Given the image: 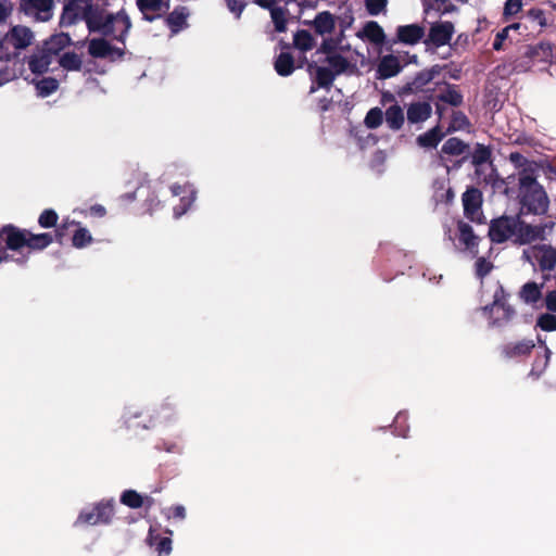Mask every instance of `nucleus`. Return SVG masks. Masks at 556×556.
<instances>
[{"instance_id": "nucleus-46", "label": "nucleus", "mask_w": 556, "mask_h": 556, "mask_svg": "<svg viewBox=\"0 0 556 556\" xmlns=\"http://www.w3.org/2000/svg\"><path fill=\"white\" fill-rule=\"evenodd\" d=\"M341 42L340 38L333 37H325L320 43V47L317 50V53H323L328 55L337 54L336 51Z\"/></svg>"}, {"instance_id": "nucleus-15", "label": "nucleus", "mask_w": 556, "mask_h": 556, "mask_svg": "<svg viewBox=\"0 0 556 556\" xmlns=\"http://www.w3.org/2000/svg\"><path fill=\"white\" fill-rule=\"evenodd\" d=\"M457 238L460 244L466 250L470 251L475 255L478 254L479 237L475 235L473 228L470 224L463 219L457 220Z\"/></svg>"}, {"instance_id": "nucleus-40", "label": "nucleus", "mask_w": 556, "mask_h": 556, "mask_svg": "<svg viewBox=\"0 0 556 556\" xmlns=\"http://www.w3.org/2000/svg\"><path fill=\"white\" fill-rule=\"evenodd\" d=\"M60 83L55 77H43L36 83V89L40 97H49L58 91Z\"/></svg>"}, {"instance_id": "nucleus-12", "label": "nucleus", "mask_w": 556, "mask_h": 556, "mask_svg": "<svg viewBox=\"0 0 556 556\" xmlns=\"http://www.w3.org/2000/svg\"><path fill=\"white\" fill-rule=\"evenodd\" d=\"M136 5L142 14V20L152 23L167 12L169 0H136Z\"/></svg>"}, {"instance_id": "nucleus-17", "label": "nucleus", "mask_w": 556, "mask_h": 556, "mask_svg": "<svg viewBox=\"0 0 556 556\" xmlns=\"http://www.w3.org/2000/svg\"><path fill=\"white\" fill-rule=\"evenodd\" d=\"M432 114V106L428 101H416L407 108V121L412 125L428 121Z\"/></svg>"}, {"instance_id": "nucleus-51", "label": "nucleus", "mask_w": 556, "mask_h": 556, "mask_svg": "<svg viewBox=\"0 0 556 556\" xmlns=\"http://www.w3.org/2000/svg\"><path fill=\"white\" fill-rule=\"evenodd\" d=\"M522 10V0H507L504 5V16L508 18Z\"/></svg>"}, {"instance_id": "nucleus-61", "label": "nucleus", "mask_w": 556, "mask_h": 556, "mask_svg": "<svg viewBox=\"0 0 556 556\" xmlns=\"http://www.w3.org/2000/svg\"><path fill=\"white\" fill-rule=\"evenodd\" d=\"M332 104H333V101L331 98L324 97V98L319 99V101H318V108H319L320 112L329 111L331 109Z\"/></svg>"}, {"instance_id": "nucleus-18", "label": "nucleus", "mask_w": 556, "mask_h": 556, "mask_svg": "<svg viewBox=\"0 0 556 556\" xmlns=\"http://www.w3.org/2000/svg\"><path fill=\"white\" fill-rule=\"evenodd\" d=\"M189 16V12L187 7L177 5L175 7L170 13H168L165 17V24L170 29L172 34H177L181 29L188 26L187 18Z\"/></svg>"}, {"instance_id": "nucleus-63", "label": "nucleus", "mask_w": 556, "mask_h": 556, "mask_svg": "<svg viewBox=\"0 0 556 556\" xmlns=\"http://www.w3.org/2000/svg\"><path fill=\"white\" fill-rule=\"evenodd\" d=\"M90 213L93 216L103 217L106 214V210L104 206L100 204H94L93 206L90 207Z\"/></svg>"}, {"instance_id": "nucleus-26", "label": "nucleus", "mask_w": 556, "mask_h": 556, "mask_svg": "<svg viewBox=\"0 0 556 556\" xmlns=\"http://www.w3.org/2000/svg\"><path fill=\"white\" fill-rule=\"evenodd\" d=\"M52 62L53 58L41 48L38 53L33 54L28 59L27 65L31 73L40 75L48 72Z\"/></svg>"}, {"instance_id": "nucleus-57", "label": "nucleus", "mask_w": 556, "mask_h": 556, "mask_svg": "<svg viewBox=\"0 0 556 556\" xmlns=\"http://www.w3.org/2000/svg\"><path fill=\"white\" fill-rule=\"evenodd\" d=\"M508 37V28L501 29L496 35L492 42V49L494 51L503 50V43Z\"/></svg>"}, {"instance_id": "nucleus-32", "label": "nucleus", "mask_w": 556, "mask_h": 556, "mask_svg": "<svg viewBox=\"0 0 556 556\" xmlns=\"http://www.w3.org/2000/svg\"><path fill=\"white\" fill-rule=\"evenodd\" d=\"M366 37L371 42L381 45L384 41L386 35L378 22L370 21L363 27L362 33H358V37Z\"/></svg>"}, {"instance_id": "nucleus-55", "label": "nucleus", "mask_w": 556, "mask_h": 556, "mask_svg": "<svg viewBox=\"0 0 556 556\" xmlns=\"http://www.w3.org/2000/svg\"><path fill=\"white\" fill-rule=\"evenodd\" d=\"M155 549L159 555H168L172 551V540L169 538H156Z\"/></svg>"}, {"instance_id": "nucleus-7", "label": "nucleus", "mask_w": 556, "mask_h": 556, "mask_svg": "<svg viewBox=\"0 0 556 556\" xmlns=\"http://www.w3.org/2000/svg\"><path fill=\"white\" fill-rule=\"evenodd\" d=\"M519 213L515 216L503 215L493 218L489 224L488 237L493 243H504L516 239Z\"/></svg>"}, {"instance_id": "nucleus-24", "label": "nucleus", "mask_w": 556, "mask_h": 556, "mask_svg": "<svg viewBox=\"0 0 556 556\" xmlns=\"http://www.w3.org/2000/svg\"><path fill=\"white\" fill-rule=\"evenodd\" d=\"M384 121L389 129L393 131L401 130L405 124V114L402 106L394 103L384 111Z\"/></svg>"}, {"instance_id": "nucleus-60", "label": "nucleus", "mask_w": 556, "mask_h": 556, "mask_svg": "<svg viewBox=\"0 0 556 556\" xmlns=\"http://www.w3.org/2000/svg\"><path fill=\"white\" fill-rule=\"evenodd\" d=\"M169 517L184 519L186 517V509L182 505H175L170 508Z\"/></svg>"}, {"instance_id": "nucleus-20", "label": "nucleus", "mask_w": 556, "mask_h": 556, "mask_svg": "<svg viewBox=\"0 0 556 556\" xmlns=\"http://www.w3.org/2000/svg\"><path fill=\"white\" fill-rule=\"evenodd\" d=\"M403 66L395 55L388 54L380 59L378 63L377 76L380 79H386L397 75Z\"/></svg>"}, {"instance_id": "nucleus-41", "label": "nucleus", "mask_w": 556, "mask_h": 556, "mask_svg": "<svg viewBox=\"0 0 556 556\" xmlns=\"http://www.w3.org/2000/svg\"><path fill=\"white\" fill-rule=\"evenodd\" d=\"M326 62L330 65V70L334 73L336 76L343 74L346 72L351 64L342 54H333L326 56Z\"/></svg>"}, {"instance_id": "nucleus-10", "label": "nucleus", "mask_w": 556, "mask_h": 556, "mask_svg": "<svg viewBox=\"0 0 556 556\" xmlns=\"http://www.w3.org/2000/svg\"><path fill=\"white\" fill-rule=\"evenodd\" d=\"M536 261L542 273H552L556 269V244H534L529 250Z\"/></svg>"}, {"instance_id": "nucleus-39", "label": "nucleus", "mask_w": 556, "mask_h": 556, "mask_svg": "<svg viewBox=\"0 0 556 556\" xmlns=\"http://www.w3.org/2000/svg\"><path fill=\"white\" fill-rule=\"evenodd\" d=\"M59 65L66 71H80L83 67V60L75 52H65L60 56Z\"/></svg>"}, {"instance_id": "nucleus-52", "label": "nucleus", "mask_w": 556, "mask_h": 556, "mask_svg": "<svg viewBox=\"0 0 556 556\" xmlns=\"http://www.w3.org/2000/svg\"><path fill=\"white\" fill-rule=\"evenodd\" d=\"M467 157H468L467 154H465L462 159L454 161L451 165L448 164L446 156H444L443 154H440L439 160H440V165L445 167L446 172L448 174L452 170L459 169L463 166V164L467 161Z\"/></svg>"}, {"instance_id": "nucleus-23", "label": "nucleus", "mask_w": 556, "mask_h": 556, "mask_svg": "<svg viewBox=\"0 0 556 556\" xmlns=\"http://www.w3.org/2000/svg\"><path fill=\"white\" fill-rule=\"evenodd\" d=\"M454 191L451 186H446L444 179H435L433 181L432 200L435 205L445 204L451 205L454 201Z\"/></svg>"}, {"instance_id": "nucleus-9", "label": "nucleus", "mask_w": 556, "mask_h": 556, "mask_svg": "<svg viewBox=\"0 0 556 556\" xmlns=\"http://www.w3.org/2000/svg\"><path fill=\"white\" fill-rule=\"evenodd\" d=\"M507 295L504 288L500 286L494 292L493 302L483 307L484 312L495 314L492 320L493 325L502 326L510 321L516 315L515 308L507 302Z\"/></svg>"}, {"instance_id": "nucleus-50", "label": "nucleus", "mask_w": 556, "mask_h": 556, "mask_svg": "<svg viewBox=\"0 0 556 556\" xmlns=\"http://www.w3.org/2000/svg\"><path fill=\"white\" fill-rule=\"evenodd\" d=\"M540 51H542L543 54L546 56L551 55L552 54V46L546 42H541L538 46H534L533 48H532V46H529L525 55L528 58H534L540 54L539 53Z\"/></svg>"}, {"instance_id": "nucleus-19", "label": "nucleus", "mask_w": 556, "mask_h": 556, "mask_svg": "<svg viewBox=\"0 0 556 556\" xmlns=\"http://www.w3.org/2000/svg\"><path fill=\"white\" fill-rule=\"evenodd\" d=\"M315 68V84L309 88V93H314L318 88L330 89L332 87L333 80L336 79L334 73L332 70L325 66H317L314 63L308 64V70Z\"/></svg>"}, {"instance_id": "nucleus-30", "label": "nucleus", "mask_w": 556, "mask_h": 556, "mask_svg": "<svg viewBox=\"0 0 556 556\" xmlns=\"http://www.w3.org/2000/svg\"><path fill=\"white\" fill-rule=\"evenodd\" d=\"M274 70L280 76H289L294 70V58L289 52H281L274 61Z\"/></svg>"}, {"instance_id": "nucleus-59", "label": "nucleus", "mask_w": 556, "mask_h": 556, "mask_svg": "<svg viewBox=\"0 0 556 556\" xmlns=\"http://www.w3.org/2000/svg\"><path fill=\"white\" fill-rule=\"evenodd\" d=\"M545 306L549 312L556 313V290L546 293Z\"/></svg>"}, {"instance_id": "nucleus-5", "label": "nucleus", "mask_w": 556, "mask_h": 556, "mask_svg": "<svg viewBox=\"0 0 556 556\" xmlns=\"http://www.w3.org/2000/svg\"><path fill=\"white\" fill-rule=\"evenodd\" d=\"M518 224L515 243L519 245L530 244L534 241H545L555 227V222L552 220L539 225L528 224L522 219L521 213H519Z\"/></svg>"}, {"instance_id": "nucleus-4", "label": "nucleus", "mask_w": 556, "mask_h": 556, "mask_svg": "<svg viewBox=\"0 0 556 556\" xmlns=\"http://www.w3.org/2000/svg\"><path fill=\"white\" fill-rule=\"evenodd\" d=\"M445 65L441 64H434L431 67L424 68L417 73H415L409 80L405 83L404 86L399 88L396 91V94L401 98L410 96V94H418L421 92H428L433 91L431 89H426L427 85L430 84L438 77L442 71L444 70Z\"/></svg>"}, {"instance_id": "nucleus-47", "label": "nucleus", "mask_w": 556, "mask_h": 556, "mask_svg": "<svg viewBox=\"0 0 556 556\" xmlns=\"http://www.w3.org/2000/svg\"><path fill=\"white\" fill-rule=\"evenodd\" d=\"M536 326L540 327L544 331H555L556 330V315L545 313L538 317Z\"/></svg>"}, {"instance_id": "nucleus-3", "label": "nucleus", "mask_w": 556, "mask_h": 556, "mask_svg": "<svg viewBox=\"0 0 556 556\" xmlns=\"http://www.w3.org/2000/svg\"><path fill=\"white\" fill-rule=\"evenodd\" d=\"M2 242L10 251L21 252L23 248H26L28 252H40L53 243V235L50 232L36 235L27 228L5 224L0 226V244Z\"/></svg>"}, {"instance_id": "nucleus-38", "label": "nucleus", "mask_w": 556, "mask_h": 556, "mask_svg": "<svg viewBox=\"0 0 556 556\" xmlns=\"http://www.w3.org/2000/svg\"><path fill=\"white\" fill-rule=\"evenodd\" d=\"M552 352L548 348H545V352L542 356H536L529 375L534 379H538L547 368L551 361Z\"/></svg>"}, {"instance_id": "nucleus-13", "label": "nucleus", "mask_w": 556, "mask_h": 556, "mask_svg": "<svg viewBox=\"0 0 556 556\" xmlns=\"http://www.w3.org/2000/svg\"><path fill=\"white\" fill-rule=\"evenodd\" d=\"M454 34L453 22H437L431 25L428 31L427 41L431 42L433 47H444L451 42Z\"/></svg>"}, {"instance_id": "nucleus-33", "label": "nucleus", "mask_w": 556, "mask_h": 556, "mask_svg": "<svg viewBox=\"0 0 556 556\" xmlns=\"http://www.w3.org/2000/svg\"><path fill=\"white\" fill-rule=\"evenodd\" d=\"M89 54L96 59H105L112 54V46L105 38H93L89 43Z\"/></svg>"}, {"instance_id": "nucleus-54", "label": "nucleus", "mask_w": 556, "mask_h": 556, "mask_svg": "<svg viewBox=\"0 0 556 556\" xmlns=\"http://www.w3.org/2000/svg\"><path fill=\"white\" fill-rule=\"evenodd\" d=\"M509 161L516 165V167L518 168V172L528 167V166H532L531 164H529V162L527 161V159L523 156L522 153L516 151V152H511L509 154Z\"/></svg>"}, {"instance_id": "nucleus-42", "label": "nucleus", "mask_w": 556, "mask_h": 556, "mask_svg": "<svg viewBox=\"0 0 556 556\" xmlns=\"http://www.w3.org/2000/svg\"><path fill=\"white\" fill-rule=\"evenodd\" d=\"M492 151L490 147L483 143H477L471 155V163L473 166H481L491 161Z\"/></svg>"}, {"instance_id": "nucleus-34", "label": "nucleus", "mask_w": 556, "mask_h": 556, "mask_svg": "<svg viewBox=\"0 0 556 556\" xmlns=\"http://www.w3.org/2000/svg\"><path fill=\"white\" fill-rule=\"evenodd\" d=\"M288 14L289 11L285 9V7L275 5L269 9V15H271L275 31L285 33L287 30Z\"/></svg>"}, {"instance_id": "nucleus-14", "label": "nucleus", "mask_w": 556, "mask_h": 556, "mask_svg": "<svg viewBox=\"0 0 556 556\" xmlns=\"http://www.w3.org/2000/svg\"><path fill=\"white\" fill-rule=\"evenodd\" d=\"M54 0H22L20 8L26 15H37L42 21L52 16Z\"/></svg>"}, {"instance_id": "nucleus-53", "label": "nucleus", "mask_w": 556, "mask_h": 556, "mask_svg": "<svg viewBox=\"0 0 556 556\" xmlns=\"http://www.w3.org/2000/svg\"><path fill=\"white\" fill-rule=\"evenodd\" d=\"M527 15L532 21L538 22L541 27H545L547 25L546 15L543 9H529Z\"/></svg>"}, {"instance_id": "nucleus-1", "label": "nucleus", "mask_w": 556, "mask_h": 556, "mask_svg": "<svg viewBox=\"0 0 556 556\" xmlns=\"http://www.w3.org/2000/svg\"><path fill=\"white\" fill-rule=\"evenodd\" d=\"M79 22H85L90 33L112 37L124 45L131 28V20L126 9L117 13H108L106 9L94 0H65L60 26L70 27Z\"/></svg>"}, {"instance_id": "nucleus-31", "label": "nucleus", "mask_w": 556, "mask_h": 556, "mask_svg": "<svg viewBox=\"0 0 556 556\" xmlns=\"http://www.w3.org/2000/svg\"><path fill=\"white\" fill-rule=\"evenodd\" d=\"M469 151V144L463 141L462 139L457 137H452L447 139L442 148L441 153L445 157L447 155H463L465 153H468Z\"/></svg>"}, {"instance_id": "nucleus-25", "label": "nucleus", "mask_w": 556, "mask_h": 556, "mask_svg": "<svg viewBox=\"0 0 556 556\" xmlns=\"http://www.w3.org/2000/svg\"><path fill=\"white\" fill-rule=\"evenodd\" d=\"M72 39L68 34L60 33L45 40L42 49L49 53L50 56L54 58V55H58L62 50L68 47Z\"/></svg>"}, {"instance_id": "nucleus-49", "label": "nucleus", "mask_w": 556, "mask_h": 556, "mask_svg": "<svg viewBox=\"0 0 556 556\" xmlns=\"http://www.w3.org/2000/svg\"><path fill=\"white\" fill-rule=\"evenodd\" d=\"M493 265L491 262L486 261L485 257L481 256L476 262V275L478 278L483 279L486 275L492 270Z\"/></svg>"}, {"instance_id": "nucleus-22", "label": "nucleus", "mask_w": 556, "mask_h": 556, "mask_svg": "<svg viewBox=\"0 0 556 556\" xmlns=\"http://www.w3.org/2000/svg\"><path fill=\"white\" fill-rule=\"evenodd\" d=\"M424 35V27L417 24L402 25L396 29L397 39L407 45H416Z\"/></svg>"}, {"instance_id": "nucleus-48", "label": "nucleus", "mask_w": 556, "mask_h": 556, "mask_svg": "<svg viewBox=\"0 0 556 556\" xmlns=\"http://www.w3.org/2000/svg\"><path fill=\"white\" fill-rule=\"evenodd\" d=\"M388 0H365L366 10L369 15L378 16L386 10Z\"/></svg>"}, {"instance_id": "nucleus-21", "label": "nucleus", "mask_w": 556, "mask_h": 556, "mask_svg": "<svg viewBox=\"0 0 556 556\" xmlns=\"http://www.w3.org/2000/svg\"><path fill=\"white\" fill-rule=\"evenodd\" d=\"M534 346L533 339H521V341L504 345L502 352L506 357L515 358L529 355Z\"/></svg>"}, {"instance_id": "nucleus-29", "label": "nucleus", "mask_w": 556, "mask_h": 556, "mask_svg": "<svg viewBox=\"0 0 556 556\" xmlns=\"http://www.w3.org/2000/svg\"><path fill=\"white\" fill-rule=\"evenodd\" d=\"M446 135V131L443 132L441 127L437 125L435 127L429 129L428 131L419 135L416 138V141L420 147L424 148H437L438 144Z\"/></svg>"}, {"instance_id": "nucleus-62", "label": "nucleus", "mask_w": 556, "mask_h": 556, "mask_svg": "<svg viewBox=\"0 0 556 556\" xmlns=\"http://www.w3.org/2000/svg\"><path fill=\"white\" fill-rule=\"evenodd\" d=\"M434 106H435V113L439 117V121H442L445 113H446V103H443V102H440L439 100H435L434 101Z\"/></svg>"}, {"instance_id": "nucleus-44", "label": "nucleus", "mask_w": 556, "mask_h": 556, "mask_svg": "<svg viewBox=\"0 0 556 556\" xmlns=\"http://www.w3.org/2000/svg\"><path fill=\"white\" fill-rule=\"evenodd\" d=\"M60 215L53 208L43 210L38 216V224L42 228H51L58 225Z\"/></svg>"}, {"instance_id": "nucleus-2", "label": "nucleus", "mask_w": 556, "mask_h": 556, "mask_svg": "<svg viewBox=\"0 0 556 556\" xmlns=\"http://www.w3.org/2000/svg\"><path fill=\"white\" fill-rule=\"evenodd\" d=\"M538 169L528 166L503 180L505 194H516L521 214L543 215L548 211L549 199L545 188L538 181Z\"/></svg>"}, {"instance_id": "nucleus-43", "label": "nucleus", "mask_w": 556, "mask_h": 556, "mask_svg": "<svg viewBox=\"0 0 556 556\" xmlns=\"http://www.w3.org/2000/svg\"><path fill=\"white\" fill-rule=\"evenodd\" d=\"M121 503L132 508H140L144 504L143 496L134 491V489H126L121 496Z\"/></svg>"}, {"instance_id": "nucleus-36", "label": "nucleus", "mask_w": 556, "mask_h": 556, "mask_svg": "<svg viewBox=\"0 0 556 556\" xmlns=\"http://www.w3.org/2000/svg\"><path fill=\"white\" fill-rule=\"evenodd\" d=\"M470 126L468 116L459 110L452 111V118L450 119V126H447L446 134H453L455 131L464 130Z\"/></svg>"}, {"instance_id": "nucleus-16", "label": "nucleus", "mask_w": 556, "mask_h": 556, "mask_svg": "<svg viewBox=\"0 0 556 556\" xmlns=\"http://www.w3.org/2000/svg\"><path fill=\"white\" fill-rule=\"evenodd\" d=\"M305 24L311 26L315 34L325 36L334 31L337 18L332 13L324 11L316 14L313 21L305 22Z\"/></svg>"}, {"instance_id": "nucleus-45", "label": "nucleus", "mask_w": 556, "mask_h": 556, "mask_svg": "<svg viewBox=\"0 0 556 556\" xmlns=\"http://www.w3.org/2000/svg\"><path fill=\"white\" fill-rule=\"evenodd\" d=\"M383 121V112L380 108L376 106L370 109L365 116V125L369 129H377Z\"/></svg>"}, {"instance_id": "nucleus-11", "label": "nucleus", "mask_w": 556, "mask_h": 556, "mask_svg": "<svg viewBox=\"0 0 556 556\" xmlns=\"http://www.w3.org/2000/svg\"><path fill=\"white\" fill-rule=\"evenodd\" d=\"M435 87L441 90L440 93L435 97L430 96L429 99L439 100L440 102L452 105L453 108L463 105L464 96L458 86L453 85V83H447V80H437Z\"/></svg>"}, {"instance_id": "nucleus-8", "label": "nucleus", "mask_w": 556, "mask_h": 556, "mask_svg": "<svg viewBox=\"0 0 556 556\" xmlns=\"http://www.w3.org/2000/svg\"><path fill=\"white\" fill-rule=\"evenodd\" d=\"M462 203L464 216L472 223L485 224V215L483 213V193L482 190L475 186H469L462 193Z\"/></svg>"}, {"instance_id": "nucleus-37", "label": "nucleus", "mask_w": 556, "mask_h": 556, "mask_svg": "<svg viewBox=\"0 0 556 556\" xmlns=\"http://www.w3.org/2000/svg\"><path fill=\"white\" fill-rule=\"evenodd\" d=\"M91 242L92 236L90 230L86 227H83L81 224L77 226L72 237V245L76 249H83L91 244Z\"/></svg>"}, {"instance_id": "nucleus-6", "label": "nucleus", "mask_w": 556, "mask_h": 556, "mask_svg": "<svg viewBox=\"0 0 556 556\" xmlns=\"http://www.w3.org/2000/svg\"><path fill=\"white\" fill-rule=\"evenodd\" d=\"M114 514V500H103L96 503L91 509L81 510L76 519V525H110Z\"/></svg>"}, {"instance_id": "nucleus-35", "label": "nucleus", "mask_w": 556, "mask_h": 556, "mask_svg": "<svg viewBox=\"0 0 556 556\" xmlns=\"http://www.w3.org/2000/svg\"><path fill=\"white\" fill-rule=\"evenodd\" d=\"M315 45V39L309 30L299 29L293 35V46L302 52H308Z\"/></svg>"}, {"instance_id": "nucleus-64", "label": "nucleus", "mask_w": 556, "mask_h": 556, "mask_svg": "<svg viewBox=\"0 0 556 556\" xmlns=\"http://www.w3.org/2000/svg\"><path fill=\"white\" fill-rule=\"evenodd\" d=\"M278 0H255V3H257L260 7L264 8L265 10H270L273 7H275V3Z\"/></svg>"}, {"instance_id": "nucleus-27", "label": "nucleus", "mask_w": 556, "mask_h": 556, "mask_svg": "<svg viewBox=\"0 0 556 556\" xmlns=\"http://www.w3.org/2000/svg\"><path fill=\"white\" fill-rule=\"evenodd\" d=\"M34 38L33 31L26 26H15L11 30V41L17 50L26 49Z\"/></svg>"}, {"instance_id": "nucleus-56", "label": "nucleus", "mask_w": 556, "mask_h": 556, "mask_svg": "<svg viewBox=\"0 0 556 556\" xmlns=\"http://www.w3.org/2000/svg\"><path fill=\"white\" fill-rule=\"evenodd\" d=\"M228 10L237 16L240 17L241 13L244 10L245 1L244 0H226Z\"/></svg>"}, {"instance_id": "nucleus-58", "label": "nucleus", "mask_w": 556, "mask_h": 556, "mask_svg": "<svg viewBox=\"0 0 556 556\" xmlns=\"http://www.w3.org/2000/svg\"><path fill=\"white\" fill-rule=\"evenodd\" d=\"M53 235V243L56 242L59 244H63L64 239L67 235L66 227L62 224L56 223L54 226V233Z\"/></svg>"}, {"instance_id": "nucleus-28", "label": "nucleus", "mask_w": 556, "mask_h": 556, "mask_svg": "<svg viewBox=\"0 0 556 556\" xmlns=\"http://www.w3.org/2000/svg\"><path fill=\"white\" fill-rule=\"evenodd\" d=\"M544 283H536L534 281L526 282L519 289V298L528 305H533L542 298V290Z\"/></svg>"}]
</instances>
